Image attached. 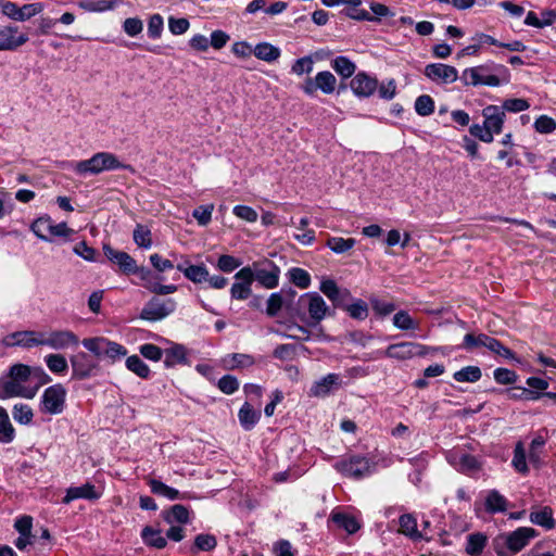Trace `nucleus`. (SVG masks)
<instances>
[{"label":"nucleus","instance_id":"15","mask_svg":"<svg viewBox=\"0 0 556 556\" xmlns=\"http://www.w3.org/2000/svg\"><path fill=\"white\" fill-rule=\"evenodd\" d=\"M17 26L9 25L0 30V51H13L28 41L26 34H17Z\"/></svg>","mask_w":556,"mask_h":556},{"label":"nucleus","instance_id":"33","mask_svg":"<svg viewBox=\"0 0 556 556\" xmlns=\"http://www.w3.org/2000/svg\"><path fill=\"white\" fill-rule=\"evenodd\" d=\"M15 438V430L12 426L5 408L0 406V442L10 443Z\"/></svg>","mask_w":556,"mask_h":556},{"label":"nucleus","instance_id":"13","mask_svg":"<svg viewBox=\"0 0 556 556\" xmlns=\"http://www.w3.org/2000/svg\"><path fill=\"white\" fill-rule=\"evenodd\" d=\"M424 73L429 79L438 84H452L458 79L457 70L442 63L428 64Z\"/></svg>","mask_w":556,"mask_h":556},{"label":"nucleus","instance_id":"3","mask_svg":"<svg viewBox=\"0 0 556 556\" xmlns=\"http://www.w3.org/2000/svg\"><path fill=\"white\" fill-rule=\"evenodd\" d=\"M459 78L465 86L497 87L508 81V70L504 65L482 64L464 70Z\"/></svg>","mask_w":556,"mask_h":556},{"label":"nucleus","instance_id":"21","mask_svg":"<svg viewBox=\"0 0 556 556\" xmlns=\"http://www.w3.org/2000/svg\"><path fill=\"white\" fill-rule=\"evenodd\" d=\"M161 515L164 521L168 525H186L190 522L189 509L181 504L173 505L169 509L163 510Z\"/></svg>","mask_w":556,"mask_h":556},{"label":"nucleus","instance_id":"25","mask_svg":"<svg viewBox=\"0 0 556 556\" xmlns=\"http://www.w3.org/2000/svg\"><path fill=\"white\" fill-rule=\"evenodd\" d=\"M488 543V536L481 532L470 533L467 536L465 551L469 556H480Z\"/></svg>","mask_w":556,"mask_h":556},{"label":"nucleus","instance_id":"16","mask_svg":"<svg viewBox=\"0 0 556 556\" xmlns=\"http://www.w3.org/2000/svg\"><path fill=\"white\" fill-rule=\"evenodd\" d=\"M104 255L113 263L117 264L124 274L137 271V263L128 253L117 251L109 244L103 245Z\"/></svg>","mask_w":556,"mask_h":556},{"label":"nucleus","instance_id":"26","mask_svg":"<svg viewBox=\"0 0 556 556\" xmlns=\"http://www.w3.org/2000/svg\"><path fill=\"white\" fill-rule=\"evenodd\" d=\"M141 538L146 545L162 549L167 545L166 538L162 535L161 530L147 526L141 531Z\"/></svg>","mask_w":556,"mask_h":556},{"label":"nucleus","instance_id":"47","mask_svg":"<svg viewBox=\"0 0 556 556\" xmlns=\"http://www.w3.org/2000/svg\"><path fill=\"white\" fill-rule=\"evenodd\" d=\"M507 506L506 498L501 495L497 491H491L485 500V507L488 511H505Z\"/></svg>","mask_w":556,"mask_h":556},{"label":"nucleus","instance_id":"52","mask_svg":"<svg viewBox=\"0 0 556 556\" xmlns=\"http://www.w3.org/2000/svg\"><path fill=\"white\" fill-rule=\"evenodd\" d=\"M12 415L14 420L22 425H28L34 417L31 407L23 403L13 406Z\"/></svg>","mask_w":556,"mask_h":556},{"label":"nucleus","instance_id":"63","mask_svg":"<svg viewBox=\"0 0 556 556\" xmlns=\"http://www.w3.org/2000/svg\"><path fill=\"white\" fill-rule=\"evenodd\" d=\"M517 374L508 368H496L494 379L500 384H513L517 381Z\"/></svg>","mask_w":556,"mask_h":556},{"label":"nucleus","instance_id":"22","mask_svg":"<svg viewBox=\"0 0 556 556\" xmlns=\"http://www.w3.org/2000/svg\"><path fill=\"white\" fill-rule=\"evenodd\" d=\"M147 483L151 489V492L159 496H164L170 501L174 500H185L187 496L185 494H180V492L169 485H166L162 481L155 479V478H148Z\"/></svg>","mask_w":556,"mask_h":556},{"label":"nucleus","instance_id":"41","mask_svg":"<svg viewBox=\"0 0 556 556\" xmlns=\"http://www.w3.org/2000/svg\"><path fill=\"white\" fill-rule=\"evenodd\" d=\"M224 362L228 369L250 367L254 364V359L251 355L242 353L230 354Z\"/></svg>","mask_w":556,"mask_h":556},{"label":"nucleus","instance_id":"45","mask_svg":"<svg viewBox=\"0 0 556 556\" xmlns=\"http://www.w3.org/2000/svg\"><path fill=\"white\" fill-rule=\"evenodd\" d=\"M392 321L394 327L401 330H416L419 328V324L406 311L395 313Z\"/></svg>","mask_w":556,"mask_h":556},{"label":"nucleus","instance_id":"2","mask_svg":"<svg viewBox=\"0 0 556 556\" xmlns=\"http://www.w3.org/2000/svg\"><path fill=\"white\" fill-rule=\"evenodd\" d=\"M538 536L535 529L519 527L514 531L497 534L492 539V548L496 556H514Z\"/></svg>","mask_w":556,"mask_h":556},{"label":"nucleus","instance_id":"46","mask_svg":"<svg viewBox=\"0 0 556 556\" xmlns=\"http://www.w3.org/2000/svg\"><path fill=\"white\" fill-rule=\"evenodd\" d=\"M545 445L543 437L534 438L530 444L528 458L534 467H540L542 464V448Z\"/></svg>","mask_w":556,"mask_h":556},{"label":"nucleus","instance_id":"31","mask_svg":"<svg viewBox=\"0 0 556 556\" xmlns=\"http://www.w3.org/2000/svg\"><path fill=\"white\" fill-rule=\"evenodd\" d=\"M187 362L186 350L182 345L175 344L172 348L165 350L164 365L167 368L174 367L178 364Z\"/></svg>","mask_w":556,"mask_h":556},{"label":"nucleus","instance_id":"51","mask_svg":"<svg viewBox=\"0 0 556 556\" xmlns=\"http://www.w3.org/2000/svg\"><path fill=\"white\" fill-rule=\"evenodd\" d=\"M289 279L292 283L301 289H306L311 285V276L309 274L300 267L291 268L288 273Z\"/></svg>","mask_w":556,"mask_h":556},{"label":"nucleus","instance_id":"42","mask_svg":"<svg viewBox=\"0 0 556 556\" xmlns=\"http://www.w3.org/2000/svg\"><path fill=\"white\" fill-rule=\"evenodd\" d=\"M308 224V218L303 217L300 219V223L296 226L301 233L294 235V239L303 245H311L315 241V231L313 229L307 228Z\"/></svg>","mask_w":556,"mask_h":556},{"label":"nucleus","instance_id":"59","mask_svg":"<svg viewBox=\"0 0 556 556\" xmlns=\"http://www.w3.org/2000/svg\"><path fill=\"white\" fill-rule=\"evenodd\" d=\"M283 306V298L281 292L271 293L267 300L266 314L275 317Z\"/></svg>","mask_w":556,"mask_h":556},{"label":"nucleus","instance_id":"30","mask_svg":"<svg viewBox=\"0 0 556 556\" xmlns=\"http://www.w3.org/2000/svg\"><path fill=\"white\" fill-rule=\"evenodd\" d=\"M532 523L541 526L547 530L555 527V519L553 517V509L548 506L543 507L541 510L532 511L530 514Z\"/></svg>","mask_w":556,"mask_h":556},{"label":"nucleus","instance_id":"29","mask_svg":"<svg viewBox=\"0 0 556 556\" xmlns=\"http://www.w3.org/2000/svg\"><path fill=\"white\" fill-rule=\"evenodd\" d=\"M400 533L410 538L412 540L421 539V533L417 529V520L412 514H404L399 519Z\"/></svg>","mask_w":556,"mask_h":556},{"label":"nucleus","instance_id":"57","mask_svg":"<svg viewBox=\"0 0 556 556\" xmlns=\"http://www.w3.org/2000/svg\"><path fill=\"white\" fill-rule=\"evenodd\" d=\"M242 262L229 254H223L218 257L216 267L224 273H232L239 266H241Z\"/></svg>","mask_w":556,"mask_h":556},{"label":"nucleus","instance_id":"14","mask_svg":"<svg viewBox=\"0 0 556 556\" xmlns=\"http://www.w3.org/2000/svg\"><path fill=\"white\" fill-rule=\"evenodd\" d=\"M78 343V337L71 330H54L43 333V345L54 350H65L70 346H76Z\"/></svg>","mask_w":556,"mask_h":556},{"label":"nucleus","instance_id":"43","mask_svg":"<svg viewBox=\"0 0 556 556\" xmlns=\"http://www.w3.org/2000/svg\"><path fill=\"white\" fill-rule=\"evenodd\" d=\"M356 241L353 238L344 239L341 237H330L326 245L337 254H342L351 250Z\"/></svg>","mask_w":556,"mask_h":556},{"label":"nucleus","instance_id":"38","mask_svg":"<svg viewBox=\"0 0 556 556\" xmlns=\"http://www.w3.org/2000/svg\"><path fill=\"white\" fill-rule=\"evenodd\" d=\"M490 338L491 337L485 333H478V334L467 333L464 337L462 348L467 351H472L477 348H482V346L486 349Z\"/></svg>","mask_w":556,"mask_h":556},{"label":"nucleus","instance_id":"40","mask_svg":"<svg viewBox=\"0 0 556 556\" xmlns=\"http://www.w3.org/2000/svg\"><path fill=\"white\" fill-rule=\"evenodd\" d=\"M482 376L481 369L478 366H466L458 371H455L453 378L457 382H477Z\"/></svg>","mask_w":556,"mask_h":556},{"label":"nucleus","instance_id":"49","mask_svg":"<svg viewBox=\"0 0 556 556\" xmlns=\"http://www.w3.org/2000/svg\"><path fill=\"white\" fill-rule=\"evenodd\" d=\"M134 241L135 243L144 249H149L152 245V235L151 230L141 224H138L134 230Z\"/></svg>","mask_w":556,"mask_h":556},{"label":"nucleus","instance_id":"18","mask_svg":"<svg viewBox=\"0 0 556 556\" xmlns=\"http://www.w3.org/2000/svg\"><path fill=\"white\" fill-rule=\"evenodd\" d=\"M482 115L484 117L483 123L493 138L494 135L502 132L505 121V112L502 108L497 105H489L483 109Z\"/></svg>","mask_w":556,"mask_h":556},{"label":"nucleus","instance_id":"27","mask_svg":"<svg viewBox=\"0 0 556 556\" xmlns=\"http://www.w3.org/2000/svg\"><path fill=\"white\" fill-rule=\"evenodd\" d=\"M253 54L262 61L271 63L280 58V49L269 42H261L253 49Z\"/></svg>","mask_w":556,"mask_h":556},{"label":"nucleus","instance_id":"12","mask_svg":"<svg viewBox=\"0 0 556 556\" xmlns=\"http://www.w3.org/2000/svg\"><path fill=\"white\" fill-rule=\"evenodd\" d=\"M70 362L72 378L75 380H84L91 377L97 368V363L85 352L72 355Z\"/></svg>","mask_w":556,"mask_h":556},{"label":"nucleus","instance_id":"55","mask_svg":"<svg viewBox=\"0 0 556 556\" xmlns=\"http://www.w3.org/2000/svg\"><path fill=\"white\" fill-rule=\"evenodd\" d=\"M43 11V3L34 2L18 8L17 22H25Z\"/></svg>","mask_w":556,"mask_h":556},{"label":"nucleus","instance_id":"58","mask_svg":"<svg viewBox=\"0 0 556 556\" xmlns=\"http://www.w3.org/2000/svg\"><path fill=\"white\" fill-rule=\"evenodd\" d=\"M313 58L311 55L303 56L298 59L292 67L291 72L298 76H302L303 74H309L313 71Z\"/></svg>","mask_w":556,"mask_h":556},{"label":"nucleus","instance_id":"35","mask_svg":"<svg viewBox=\"0 0 556 556\" xmlns=\"http://www.w3.org/2000/svg\"><path fill=\"white\" fill-rule=\"evenodd\" d=\"M316 85L318 90H321L326 94H330L336 90L337 78L329 71H323L315 76Z\"/></svg>","mask_w":556,"mask_h":556},{"label":"nucleus","instance_id":"24","mask_svg":"<svg viewBox=\"0 0 556 556\" xmlns=\"http://www.w3.org/2000/svg\"><path fill=\"white\" fill-rule=\"evenodd\" d=\"M240 425L247 431L252 430L261 418V412L254 409L253 406L245 402L238 414Z\"/></svg>","mask_w":556,"mask_h":556},{"label":"nucleus","instance_id":"9","mask_svg":"<svg viewBox=\"0 0 556 556\" xmlns=\"http://www.w3.org/2000/svg\"><path fill=\"white\" fill-rule=\"evenodd\" d=\"M334 467L344 476L359 479L370 475L375 469V464L364 456L354 455L338 462Z\"/></svg>","mask_w":556,"mask_h":556},{"label":"nucleus","instance_id":"34","mask_svg":"<svg viewBox=\"0 0 556 556\" xmlns=\"http://www.w3.org/2000/svg\"><path fill=\"white\" fill-rule=\"evenodd\" d=\"M116 4V0H80L78 2V7L87 12H104L113 10Z\"/></svg>","mask_w":556,"mask_h":556},{"label":"nucleus","instance_id":"60","mask_svg":"<svg viewBox=\"0 0 556 556\" xmlns=\"http://www.w3.org/2000/svg\"><path fill=\"white\" fill-rule=\"evenodd\" d=\"M164 21L160 14H153L148 22L149 37L156 39L160 38L163 31Z\"/></svg>","mask_w":556,"mask_h":556},{"label":"nucleus","instance_id":"1","mask_svg":"<svg viewBox=\"0 0 556 556\" xmlns=\"http://www.w3.org/2000/svg\"><path fill=\"white\" fill-rule=\"evenodd\" d=\"M50 381L51 377L41 367L15 364L11 366L8 375L0 378V399H33L39 388Z\"/></svg>","mask_w":556,"mask_h":556},{"label":"nucleus","instance_id":"36","mask_svg":"<svg viewBox=\"0 0 556 556\" xmlns=\"http://www.w3.org/2000/svg\"><path fill=\"white\" fill-rule=\"evenodd\" d=\"M45 362L49 370L56 375H63L68 369V364L62 354H49L45 357Z\"/></svg>","mask_w":556,"mask_h":556},{"label":"nucleus","instance_id":"44","mask_svg":"<svg viewBox=\"0 0 556 556\" xmlns=\"http://www.w3.org/2000/svg\"><path fill=\"white\" fill-rule=\"evenodd\" d=\"M126 367L143 379H147L150 375V368L138 355L128 356Z\"/></svg>","mask_w":556,"mask_h":556},{"label":"nucleus","instance_id":"7","mask_svg":"<svg viewBox=\"0 0 556 556\" xmlns=\"http://www.w3.org/2000/svg\"><path fill=\"white\" fill-rule=\"evenodd\" d=\"M433 351H435L433 348L416 342L405 341L390 344L384 351V356L397 361H407L415 356H426Z\"/></svg>","mask_w":556,"mask_h":556},{"label":"nucleus","instance_id":"6","mask_svg":"<svg viewBox=\"0 0 556 556\" xmlns=\"http://www.w3.org/2000/svg\"><path fill=\"white\" fill-rule=\"evenodd\" d=\"M67 390L62 383H55L45 389L40 403L39 410L42 414L60 415L66 407Z\"/></svg>","mask_w":556,"mask_h":556},{"label":"nucleus","instance_id":"32","mask_svg":"<svg viewBox=\"0 0 556 556\" xmlns=\"http://www.w3.org/2000/svg\"><path fill=\"white\" fill-rule=\"evenodd\" d=\"M331 520L339 527L344 529L348 533H355L361 525L356 520L355 517L344 514V513H333L331 515Z\"/></svg>","mask_w":556,"mask_h":556},{"label":"nucleus","instance_id":"53","mask_svg":"<svg viewBox=\"0 0 556 556\" xmlns=\"http://www.w3.org/2000/svg\"><path fill=\"white\" fill-rule=\"evenodd\" d=\"M415 111L420 116H429L434 112V101L428 94L419 96L415 101Z\"/></svg>","mask_w":556,"mask_h":556},{"label":"nucleus","instance_id":"19","mask_svg":"<svg viewBox=\"0 0 556 556\" xmlns=\"http://www.w3.org/2000/svg\"><path fill=\"white\" fill-rule=\"evenodd\" d=\"M255 267V280L258 281L263 287L273 289L278 286L280 269L271 262H267L265 267Z\"/></svg>","mask_w":556,"mask_h":556},{"label":"nucleus","instance_id":"8","mask_svg":"<svg viewBox=\"0 0 556 556\" xmlns=\"http://www.w3.org/2000/svg\"><path fill=\"white\" fill-rule=\"evenodd\" d=\"M446 460L457 471L473 476L482 468V463L476 456L466 453L460 447H455L446 453Z\"/></svg>","mask_w":556,"mask_h":556},{"label":"nucleus","instance_id":"56","mask_svg":"<svg viewBox=\"0 0 556 556\" xmlns=\"http://www.w3.org/2000/svg\"><path fill=\"white\" fill-rule=\"evenodd\" d=\"M505 393L507 394L508 399L511 400H538L541 397V393L529 390L526 388H514V389H507L505 390Z\"/></svg>","mask_w":556,"mask_h":556},{"label":"nucleus","instance_id":"28","mask_svg":"<svg viewBox=\"0 0 556 556\" xmlns=\"http://www.w3.org/2000/svg\"><path fill=\"white\" fill-rule=\"evenodd\" d=\"M339 376L337 374H328L326 377L316 381L311 388V395L326 396L332 388L338 384Z\"/></svg>","mask_w":556,"mask_h":556},{"label":"nucleus","instance_id":"61","mask_svg":"<svg viewBox=\"0 0 556 556\" xmlns=\"http://www.w3.org/2000/svg\"><path fill=\"white\" fill-rule=\"evenodd\" d=\"M140 354L150 361L159 362L163 356V350L155 344L146 343L139 348Z\"/></svg>","mask_w":556,"mask_h":556},{"label":"nucleus","instance_id":"48","mask_svg":"<svg viewBox=\"0 0 556 556\" xmlns=\"http://www.w3.org/2000/svg\"><path fill=\"white\" fill-rule=\"evenodd\" d=\"M511 464L514 468L520 473L526 475L529 471L527 465V455L522 442H518L516 444Z\"/></svg>","mask_w":556,"mask_h":556},{"label":"nucleus","instance_id":"10","mask_svg":"<svg viewBox=\"0 0 556 556\" xmlns=\"http://www.w3.org/2000/svg\"><path fill=\"white\" fill-rule=\"evenodd\" d=\"M299 304L307 307L313 325L320 323L326 317L329 309L324 299L316 292L301 295Z\"/></svg>","mask_w":556,"mask_h":556},{"label":"nucleus","instance_id":"23","mask_svg":"<svg viewBox=\"0 0 556 556\" xmlns=\"http://www.w3.org/2000/svg\"><path fill=\"white\" fill-rule=\"evenodd\" d=\"M188 261L185 262V264H178L176 268L181 271L185 277L189 280H191L194 283H201L203 281H206L208 276L207 268L202 265H188Z\"/></svg>","mask_w":556,"mask_h":556},{"label":"nucleus","instance_id":"39","mask_svg":"<svg viewBox=\"0 0 556 556\" xmlns=\"http://www.w3.org/2000/svg\"><path fill=\"white\" fill-rule=\"evenodd\" d=\"M331 66L343 78L351 77L356 70V65L346 56H337L331 62Z\"/></svg>","mask_w":556,"mask_h":556},{"label":"nucleus","instance_id":"37","mask_svg":"<svg viewBox=\"0 0 556 556\" xmlns=\"http://www.w3.org/2000/svg\"><path fill=\"white\" fill-rule=\"evenodd\" d=\"M52 219L49 216L37 218L30 226L31 231L41 240L50 241Z\"/></svg>","mask_w":556,"mask_h":556},{"label":"nucleus","instance_id":"64","mask_svg":"<svg viewBox=\"0 0 556 556\" xmlns=\"http://www.w3.org/2000/svg\"><path fill=\"white\" fill-rule=\"evenodd\" d=\"M534 128L540 134H551L556 129V122L547 115H541L534 122Z\"/></svg>","mask_w":556,"mask_h":556},{"label":"nucleus","instance_id":"54","mask_svg":"<svg viewBox=\"0 0 556 556\" xmlns=\"http://www.w3.org/2000/svg\"><path fill=\"white\" fill-rule=\"evenodd\" d=\"M344 311L349 313L350 317L357 320H364L368 316V305L359 299L349 304Z\"/></svg>","mask_w":556,"mask_h":556},{"label":"nucleus","instance_id":"17","mask_svg":"<svg viewBox=\"0 0 556 556\" xmlns=\"http://www.w3.org/2000/svg\"><path fill=\"white\" fill-rule=\"evenodd\" d=\"M350 86L356 96L367 98L377 90L378 80L365 72H359L352 78Z\"/></svg>","mask_w":556,"mask_h":556},{"label":"nucleus","instance_id":"11","mask_svg":"<svg viewBox=\"0 0 556 556\" xmlns=\"http://www.w3.org/2000/svg\"><path fill=\"white\" fill-rule=\"evenodd\" d=\"M5 346H22L30 349L38 345H43V332L34 330L16 331L3 339Z\"/></svg>","mask_w":556,"mask_h":556},{"label":"nucleus","instance_id":"50","mask_svg":"<svg viewBox=\"0 0 556 556\" xmlns=\"http://www.w3.org/2000/svg\"><path fill=\"white\" fill-rule=\"evenodd\" d=\"M81 344L84 345L85 349H87L96 357L100 358V357L104 356L105 338H103V337L86 338L81 341Z\"/></svg>","mask_w":556,"mask_h":556},{"label":"nucleus","instance_id":"62","mask_svg":"<svg viewBox=\"0 0 556 556\" xmlns=\"http://www.w3.org/2000/svg\"><path fill=\"white\" fill-rule=\"evenodd\" d=\"M214 206L211 205H201L194 208L192 216L197 219L198 224L201 226H206L212 219Z\"/></svg>","mask_w":556,"mask_h":556},{"label":"nucleus","instance_id":"4","mask_svg":"<svg viewBox=\"0 0 556 556\" xmlns=\"http://www.w3.org/2000/svg\"><path fill=\"white\" fill-rule=\"evenodd\" d=\"M74 172L77 175H99L106 170L126 169L135 173L130 164L122 163L118 157L111 152H98L88 160H83L74 165Z\"/></svg>","mask_w":556,"mask_h":556},{"label":"nucleus","instance_id":"5","mask_svg":"<svg viewBox=\"0 0 556 556\" xmlns=\"http://www.w3.org/2000/svg\"><path fill=\"white\" fill-rule=\"evenodd\" d=\"M177 308V302L172 298L152 296L142 307L140 319L155 323L165 319Z\"/></svg>","mask_w":556,"mask_h":556},{"label":"nucleus","instance_id":"20","mask_svg":"<svg viewBox=\"0 0 556 556\" xmlns=\"http://www.w3.org/2000/svg\"><path fill=\"white\" fill-rule=\"evenodd\" d=\"M101 496V492H99L96 486L91 483H85L80 486H71L66 490V495L63 498L64 504H68L74 500L85 498V500H98Z\"/></svg>","mask_w":556,"mask_h":556}]
</instances>
